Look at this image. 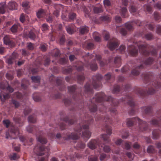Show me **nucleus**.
Segmentation results:
<instances>
[{"label": "nucleus", "instance_id": "1", "mask_svg": "<svg viewBox=\"0 0 161 161\" xmlns=\"http://www.w3.org/2000/svg\"><path fill=\"white\" fill-rule=\"evenodd\" d=\"M40 152L38 153V154L39 155H46V158H42L39 161H47V158L49 155L48 152L49 151V149L47 148H45L43 147H42L40 148Z\"/></svg>", "mask_w": 161, "mask_h": 161}, {"label": "nucleus", "instance_id": "2", "mask_svg": "<svg viewBox=\"0 0 161 161\" xmlns=\"http://www.w3.org/2000/svg\"><path fill=\"white\" fill-rule=\"evenodd\" d=\"M17 5L14 1L10 2L8 4V7L10 10L17 9Z\"/></svg>", "mask_w": 161, "mask_h": 161}, {"label": "nucleus", "instance_id": "3", "mask_svg": "<svg viewBox=\"0 0 161 161\" xmlns=\"http://www.w3.org/2000/svg\"><path fill=\"white\" fill-rule=\"evenodd\" d=\"M97 143L96 141L93 140L90 142L88 144V147L92 149H94L96 147V144Z\"/></svg>", "mask_w": 161, "mask_h": 161}, {"label": "nucleus", "instance_id": "4", "mask_svg": "<svg viewBox=\"0 0 161 161\" xmlns=\"http://www.w3.org/2000/svg\"><path fill=\"white\" fill-rule=\"evenodd\" d=\"M45 14L44 11L43 10H39L37 13V16L38 18H42Z\"/></svg>", "mask_w": 161, "mask_h": 161}, {"label": "nucleus", "instance_id": "5", "mask_svg": "<svg viewBox=\"0 0 161 161\" xmlns=\"http://www.w3.org/2000/svg\"><path fill=\"white\" fill-rule=\"evenodd\" d=\"M88 31V28L86 26L81 27L80 29V32L81 33L83 34L86 33Z\"/></svg>", "mask_w": 161, "mask_h": 161}, {"label": "nucleus", "instance_id": "6", "mask_svg": "<svg viewBox=\"0 0 161 161\" xmlns=\"http://www.w3.org/2000/svg\"><path fill=\"white\" fill-rule=\"evenodd\" d=\"M83 135L86 138H89L91 135V133L89 130H86L83 133Z\"/></svg>", "mask_w": 161, "mask_h": 161}, {"label": "nucleus", "instance_id": "7", "mask_svg": "<svg viewBox=\"0 0 161 161\" xmlns=\"http://www.w3.org/2000/svg\"><path fill=\"white\" fill-rule=\"evenodd\" d=\"M93 36L94 40L97 42H99L101 40L98 34L96 32L93 34Z\"/></svg>", "mask_w": 161, "mask_h": 161}, {"label": "nucleus", "instance_id": "8", "mask_svg": "<svg viewBox=\"0 0 161 161\" xmlns=\"http://www.w3.org/2000/svg\"><path fill=\"white\" fill-rule=\"evenodd\" d=\"M117 46V44L116 43H110L108 47L111 50L113 49L114 48L116 47Z\"/></svg>", "mask_w": 161, "mask_h": 161}, {"label": "nucleus", "instance_id": "9", "mask_svg": "<svg viewBox=\"0 0 161 161\" xmlns=\"http://www.w3.org/2000/svg\"><path fill=\"white\" fill-rule=\"evenodd\" d=\"M18 27V25H13L11 28V30L13 33H15L17 31V29Z\"/></svg>", "mask_w": 161, "mask_h": 161}, {"label": "nucleus", "instance_id": "10", "mask_svg": "<svg viewBox=\"0 0 161 161\" xmlns=\"http://www.w3.org/2000/svg\"><path fill=\"white\" fill-rule=\"evenodd\" d=\"M10 158L11 160H15L19 158V156L16 154L14 153L10 156Z\"/></svg>", "mask_w": 161, "mask_h": 161}, {"label": "nucleus", "instance_id": "11", "mask_svg": "<svg viewBox=\"0 0 161 161\" xmlns=\"http://www.w3.org/2000/svg\"><path fill=\"white\" fill-rule=\"evenodd\" d=\"M32 80L35 82H38L40 81V77L38 76H33L31 77Z\"/></svg>", "mask_w": 161, "mask_h": 161}, {"label": "nucleus", "instance_id": "12", "mask_svg": "<svg viewBox=\"0 0 161 161\" xmlns=\"http://www.w3.org/2000/svg\"><path fill=\"white\" fill-rule=\"evenodd\" d=\"M22 6L25 9H28L29 8V2H23L22 3Z\"/></svg>", "mask_w": 161, "mask_h": 161}, {"label": "nucleus", "instance_id": "13", "mask_svg": "<svg viewBox=\"0 0 161 161\" xmlns=\"http://www.w3.org/2000/svg\"><path fill=\"white\" fill-rule=\"evenodd\" d=\"M94 12L96 13H99L102 12V10L100 8H95L93 9Z\"/></svg>", "mask_w": 161, "mask_h": 161}, {"label": "nucleus", "instance_id": "14", "mask_svg": "<svg viewBox=\"0 0 161 161\" xmlns=\"http://www.w3.org/2000/svg\"><path fill=\"white\" fill-rule=\"evenodd\" d=\"M38 140L39 142L42 143H45L47 142L46 139L42 137L38 138Z\"/></svg>", "mask_w": 161, "mask_h": 161}, {"label": "nucleus", "instance_id": "15", "mask_svg": "<svg viewBox=\"0 0 161 161\" xmlns=\"http://www.w3.org/2000/svg\"><path fill=\"white\" fill-rule=\"evenodd\" d=\"M4 124L6 127H8L10 124V121L8 120H5L3 121Z\"/></svg>", "mask_w": 161, "mask_h": 161}, {"label": "nucleus", "instance_id": "16", "mask_svg": "<svg viewBox=\"0 0 161 161\" xmlns=\"http://www.w3.org/2000/svg\"><path fill=\"white\" fill-rule=\"evenodd\" d=\"M4 43L6 45L8 44L9 43V41L8 40V37L7 36L5 37L4 38Z\"/></svg>", "mask_w": 161, "mask_h": 161}, {"label": "nucleus", "instance_id": "17", "mask_svg": "<svg viewBox=\"0 0 161 161\" xmlns=\"http://www.w3.org/2000/svg\"><path fill=\"white\" fill-rule=\"evenodd\" d=\"M103 151L106 152H108L110 151V148L108 146H104L103 147Z\"/></svg>", "mask_w": 161, "mask_h": 161}, {"label": "nucleus", "instance_id": "18", "mask_svg": "<svg viewBox=\"0 0 161 161\" xmlns=\"http://www.w3.org/2000/svg\"><path fill=\"white\" fill-rule=\"evenodd\" d=\"M103 2L105 6H108L111 4L110 3L109 0H104Z\"/></svg>", "mask_w": 161, "mask_h": 161}, {"label": "nucleus", "instance_id": "19", "mask_svg": "<svg viewBox=\"0 0 161 161\" xmlns=\"http://www.w3.org/2000/svg\"><path fill=\"white\" fill-rule=\"evenodd\" d=\"M75 17V14L74 13L71 14L69 15V19L71 20H74Z\"/></svg>", "mask_w": 161, "mask_h": 161}, {"label": "nucleus", "instance_id": "20", "mask_svg": "<svg viewBox=\"0 0 161 161\" xmlns=\"http://www.w3.org/2000/svg\"><path fill=\"white\" fill-rule=\"evenodd\" d=\"M153 148L152 146H149L147 148V152L149 153H152L153 150Z\"/></svg>", "mask_w": 161, "mask_h": 161}, {"label": "nucleus", "instance_id": "21", "mask_svg": "<svg viewBox=\"0 0 161 161\" xmlns=\"http://www.w3.org/2000/svg\"><path fill=\"white\" fill-rule=\"evenodd\" d=\"M48 29V26L45 24H44L42 25V30L43 31H46Z\"/></svg>", "mask_w": 161, "mask_h": 161}, {"label": "nucleus", "instance_id": "22", "mask_svg": "<svg viewBox=\"0 0 161 161\" xmlns=\"http://www.w3.org/2000/svg\"><path fill=\"white\" fill-rule=\"evenodd\" d=\"M27 47L30 50H32L33 49L34 47L32 44L31 43L27 44Z\"/></svg>", "mask_w": 161, "mask_h": 161}, {"label": "nucleus", "instance_id": "23", "mask_svg": "<svg viewBox=\"0 0 161 161\" xmlns=\"http://www.w3.org/2000/svg\"><path fill=\"white\" fill-rule=\"evenodd\" d=\"M133 147L135 149H138L140 147V145L137 143H135L133 145Z\"/></svg>", "mask_w": 161, "mask_h": 161}, {"label": "nucleus", "instance_id": "24", "mask_svg": "<svg viewBox=\"0 0 161 161\" xmlns=\"http://www.w3.org/2000/svg\"><path fill=\"white\" fill-rule=\"evenodd\" d=\"M20 20L22 22H23L25 20V17L23 14H21L20 17Z\"/></svg>", "mask_w": 161, "mask_h": 161}, {"label": "nucleus", "instance_id": "25", "mask_svg": "<svg viewBox=\"0 0 161 161\" xmlns=\"http://www.w3.org/2000/svg\"><path fill=\"white\" fill-rule=\"evenodd\" d=\"M66 30L67 32L69 34H71L73 32V31L69 27L66 28Z\"/></svg>", "mask_w": 161, "mask_h": 161}, {"label": "nucleus", "instance_id": "26", "mask_svg": "<svg viewBox=\"0 0 161 161\" xmlns=\"http://www.w3.org/2000/svg\"><path fill=\"white\" fill-rule=\"evenodd\" d=\"M126 154L127 156L130 158H132L134 157V155L130 152H127Z\"/></svg>", "mask_w": 161, "mask_h": 161}, {"label": "nucleus", "instance_id": "27", "mask_svg": "<svg viewBox=\"0 0 161 161\" xmlns=\"http://www.w3.org/2000/svg\"><path fill=\"white\" fill-rule=\"evenodd\" d=\"M29 37L30 38L33 39L35 37L34 34L32 32H30L29 34Z\"/></svg>", "mask_w": 161, "mask_h": 161}, {"label": "nucleus", "instance_id": "28", "mask_svg": "<svg viewBox=\"0 0 161 161\" xmlns=\"http://www.w3.org/2000/svg\"><path fill=\"white\" fill-rule=\"evenodd\" d=\"M134 119H130L127 122V124L129 126H131L133 124V122Z\"/></svg>", "mask_w": 161, "mask_h": 161}, {"label": "nucleus", "instance_id": "29", "mask_svg": "<svg viewBox=\"0 0 161 161\" xmlns=\"http://www.w3.org/2000/svg\"><path fill=\"white\" fill-rule=\"evenodd\" d=\"M102 137L104 140H106L108 138V136L106 134H103L102 135Z\"/></svg>", "mask_w": 161, "mask_h": 161}, {"label": "nucleus", "instance_id": "30", "mask_svg": "<svg viewBox=\"0 0 161 161\" xmlns=\"http://www.w3.org/2000/svg\"><path fill=\"white\" fill-rule=\"evenodd\" d=\"M126 11H127V9L126 8H122L121 9L122 14L123 16H124L125 14L126 13Z\"/></svg>", "mask_w": 161, "mask_h": 161}, {"label": "nucleus", "instance_id": "31", "mask_svg": "<svg viewBox=\"0 0 161 161\" xmlns=\"http://www.w3.org/2000/svg\"><path fill=\"white\" fill-rule=\"evenodd\" d=\"M125 147L127 150H129L130 148V143H126L125 144Z\"/></svg>", "mask_w": 161, "mask_h": 161}, {"label": "nucleus", "instance_id": "32", "mask_svg": "<svg viewBox=\"0 0 161 161\" xmlns=\"http://www.w3.org/2000/svg\"><path fill=\"white\" fill-rule=\"evenodd\" d=\"M126 27L129 30L132 29V27L131 25L130 24H128L126 25Z\"/></svg>", "mask_w": 161, "mask_h": 161}, {"label": "nucleus", "instance_id": "33", "mask_svg": "<svg viewBox=\"0 0 161 161\" xmlns=\"http://www.w3.org/2000/svg\"><path fill=\"white\" fill-rule=\"evenodd\" d=\"M106 157V155H105V154H102L101 155V157H100V160L101 161H103V160L104 159V158H105Z\"/></svg>", "mask_w": 161, "mask_h": 161}, {"label": "nucleus", "instance_id": "34", "mask_svg": "<svg viewBox=\"0 0 161 161\" xmlns=\"http://www.w3.org/2000/svg\"><path fill=\"white\" fill-rule=\"evenodd\" d=\"M41 49L42 51H45L46 50V46L45 45H43L41 46Z\"/></svg>", "mask_w": 161, "mask_h": 161}, {"label": "nucleus", "instance_id": "35", "mask_svg": "<svg viewBox=\"0 0 161 161\" xmlns=\"http://www.w3.org/2000/svg\"><path fill=\"white\" fill-rule=\"evenodd\" d=\"M8 95H6V96H3V98H4V99H2V98H1V96H0V99H1V100L2 101H4V100H5L6 99H7L8 98Z\"/></svg>", "mask_w": 161, "mask_h": 161}, {"label": "nucleus", "instance_id": "36", "mask_svg": "<svg viewBox=\"0 0 161 161\" xmlns=\"http://www.w3.org/2000/svg\"><path fill=\"white\" fill-rule=\"evenodd\" d=\"M120 33L123 35H125L126 34V32L125 29H122L121 30Z\"/></svg>", "mask_w": 161, "mask_h": 161}, {"label": "nucleus", "instance_id": "37", "mask_svg": "<svg viewBox=\"0 0 161 161\" xmlns=\"http://www.w3.org/2000/svg\"><path fill=\"white\" fill-rule=\"evenodd\" d=\"M125 49V46H124L123 45H122L120 46L119 49L120 51H122L124 50Z\"/></svg>", "mask_w": 161, "mask_h": 161}, {"label": "nucleus", "instance_id": "38", "mask_svg": "<svg viewBox=\"0 0 161 161\" xmlns=\"http://www.w3.org/2000/svg\"><path fill=\"white\" fill-rule=\"evenodd\" d=\"M5 12L3 7H0V14H3Z\"/></svg>", "mask_w": 161, "mask_h": 161}, {"label": "nucleus", "instance_id": "39", "mask_svg": "<svg viewBox=\"0 0 161 161\" xmlns=\"http://www.w3.org/2000/svg\"><path fill=\"white\" fill-rule=\"evenodd\" d=\"M115 20L117 22H119L121 20L119 16H117L115 18Z\"/></svg>", "mask_w": 161, "mask_h": 161}, {"label": "nucleus", "instance_id": "40", "mask_svg": "<svg viewBox=\"0 0 161 161\" xmlns=\"http://www.w3.org/2000/svg\"><path fill=\"white\" fill-rule=\"evenodd\" d=\"M120 58L119 57H117L115 58L114 60V62L115 63H117V62H120Z\"/></svg>", "mask_w": 161, "mask_h": 161}, {"label": "nucleus", "instance_id": "41", "mask_svg": "<svg viewBox=\"0 0 161 161\" xmlns=\"http://www.w3.org/2000/svg\"><path fill=\"white\" fill-rule=\"evenodd\" d=\"M89 161H97L96 158H89Z\"/></svg>", "mask_w": 161, "mask_h": 161}, {"label": "nucleus", "instance_id": "42", "mask_svg": "<svg viewBox=\"0 0 161 161\" xmlns=\"http://www.w3.org/2000/svg\"><path fill=\"white\" fill-rule=\"evenodd\" d=\"M7 90L10 92H12L13 91V89L10 86H8L7 88Z\"/></svg>", "mask_w": 161, "mask_h": 161}, {"label": "nucleus", "instance_id": "43", "mask_svg": "<svg viewBox=\"0 0 161 161\" xmlns=\"http://www.w3.org/2000/svg\"><path fill=\"white\" fill-rule=\"evenodd\" d=\"M75 58V57L73 55H71L69 57V60L71 61H73L74 59Z\"/></svg>", "mask_w": 161, "mask_h": 161}, {"label": "nucleus", "instance_id": "44", "mask_svg": "<svg viewBox=\"0 0 161 161\" xmlns=\"http://www.w3.org/2000/svg\"><path fill=\"white\" fill-rule=\"evenodd\" d=\"M122 142V140L121 139H118L115 142V143L117 145L120 144Z\"/></svg>", "mask_w": 161, "mask_h": 161}, {"label": "nucleus", "instance_id": "45", "mask_svg": "<svg viewBox=\"0 0 161 161\" xmlns=\"http://www.w3.org/2000/svg\"><path fill=\"white\" fill-rule=\"evenodd\" d=\"M92 66H91V68L94 71L96 70V69L97 68V65L96 64H95L94 65V68H93Z\"/></svg>", "mask_w": 161, "mask_h": 161}, {"label": "nucleus", "instance_id": "46", "mask_svg": "<svg viewBox=\"0 0 161 161\" xmlns=\"http://www.w3.org/2000/svg\"><path fill=\"white\" fill-rule=\"evenodd\" d=\"M52 18L51 16H49L48 18L47 19V22H51L52 21Z\"/></svg>", "mask_w": 161, "mask_h": 161}, {"label": "nucleus", "instance_id": "47", "mask_svg": "<svg viewBox=\"0 0 161 161\" xmlns=\"http://www.w3.org/2000/svg\"><path fill=\"white\" fill-rule=\"evenodd\" d=\"M109 38V34L108 33H107L105 36H104V38L106 40H108Z\"/></svg>", "mask_w": 161, "mask_h": 161}, {"label": "nucleus", "instance_id": "48", "mask_svg": "<svg viewBox=\"0 0 161 161\" xmlns=\"http://www.w3.org/2000/svg\"><path fill=\"white\" fill-rule=\"evenodd\" d=\"M4 50V48L0 46V53H1V54L3 52Z\"/></svg>", "mask_w": 161, "mask_h": 161}, {"label": "nucleus", "instance_id": "49", "mask_svg": "<svg viewBox=\"0 0 161 161\" xmlns=\"http://www.w3.org/2000/svg\"><path fill=\"white\" fill-rule=\"evenodd\" d=\"M93 46V45L92 43H90L88 44V48H91Z\"/></svg>", "mask_w": 161, "mask_h": 161}, {"label": "nucleus", "instance_id": "50", "mask_svg": "<svg viewBox=\"0 0 161 161\" xmlns=\"http://www.w3.org/2000/svg\"><path fill=\"white\" fill-rule=\"evenodd\" d=\"M14 105L16 107H18L19 105V104L18 102H15L14 103Z\"/></svg>", "mask_w": 161, "mask_h": 161}, {"label": "nucleus", "instance_id": "51", "mask_svg": "<svg viewBox=\"0 0 161 161\" xmlns=\"http://www.w3.org/2000/svg\"><path fill=\"white\" fill-rule=\"evenodd\" d=\"M24 62V61H19L18 62V65H20L21 64H23Z\"/></svg>", "mask_w": 161, "mask_h": 161}, {"label": "nucleus", "instance_id": "52", "mask_svg": "<svg viewBox=\"0 0 161 161\" xmlns=\"http://www.w3.org/2000/svg\"><path fill=\"white\" fill-rule=\"evenodd\" d=\"M156 7L158 8H161V4L159 3H157L156 5Z\"/></svg>", "mask_w": 161, "mask_h": 161}, {"label": "nucleus", "instance_id": "53", "mask_svg": "<svg viewBox=\"0 0 161 161\" xmlns=\"http://www.w3.org/2000/svg\"><path fill=\"white\" fill-rule=\"evenodd\" d=\"M130 11L131 12H134L135 11V9L134 7H132L130 9Z\"/></svg>", "mask_w": 161, "mask_h": 161}, {"label": "nucleus", "instance_id": "54", "mask_svg": "<svg viewBox=\"0 0 161 161\" xmlns=\"http://www.w3.org/2000/svg\"><path fill=\"white\" fill-rule=\"evenodd\" d=\"M97 110V108L96 107H95L94 108L92 109V108H91L90 109V111L91 112H94Z\"/></svg>", "mask_w": 161, "mask_h": 161}, {"label": "nucleus", "instance_id": "55", "mask_svg": "<svg viewBox=\"0 0 161 161\" xmlns=\"http://www.w3.org/2000/svg\"><path fill=\"white\" fill-rule=\"evenodd\" d=\"M136 50H135L134 52L133 51H131L130 52L131 54L133 55H135L136 54Z\"/></svg>", "mask_w": 161, "mask_h": 161}, {"label": "nucleus", "instance_id": "56", "mask_svg": "<svg viewBox=\"0 0 161 161\" xmlns=\"http://www.w3.org/2000/svg\"><path fill=\"white\" fill-rule=\"evenodd\" d=\"M107 133L108 134V135H110V134L111 133H112V131H111V130L110 129L108 130L107 131Z\"/></svg>", "mask_w": 161, "mask_h": 161}, {"label": "nucleus", "instance_id": "57", "mask_svg": "<svg viewBox=\"0 0 161 161\" xmlns=\"http://www.w3.org/2000/svg\"><path fill=\"white\" fill-rule=\"evenodd\" d=\"M22 54L23 55H25L26 53V51L24 49H23L22 50Z\"/></svg>", "mask_w": 161, "mask_h": 161}, {"label": "nucleus", "instance_id": "58", "mask_svg": "<svg viewBox=\"0 0 161 161\" xmlns=\"http://www.w3.org/2000/svg\"><path fill=\"white\" fill-rule=\"evenodd\" d=\"M9 75L8 74H7L6 75V76L9 79H11L13 78V77L12 76H11L10 78L9 77Z\"/></svg>", "mask_w": 161, "mask_h": 161}, {"label": "nucleus", "instance_id": "59", "mask_svg": "<svg viewBox=\"0 0 161 161\" xmlns=\"http://www.w3.org/2000/svg\"><path fill=\"white\" fill-rule=\"evenodd\" d=\"M106 77H107V79H109V78H110V75L109 74H107V75H106Z\"/></svg>", "mask_w": 161, "mask_h": 161}, {"label": "nucleus", "instance_id": "60", "mask_svg": "<svg viewBox=\"0 0 161 161\" xmlns=\"http://www.w3.org/2000/svg\"><path fill=\"white\" fill-rule=\"evenodd\" d=\"M54 14L56 16L58 15V11H57L56 12H54Z\"/></svg>", "mask_w": 161, "mask_h": 161}, {"label": "nucleus", "instance_id": "61", "mask_svg": "<svg viewBox=\"0 0 161 161\" xmlns=\"http://www.w3.org/2000/svg\"><path fill=\"white\" fill-rule=\"evenodd\" d=\"M3 84H0V87L2 89H4L5 88L3 86Z\"/></svg>", "mask_w": 161, "mask_h": 161}, {"label": "nucleus", "instance_id": "62", "mask_svg": "<svg viewBox=\"0 0 161 161\" xmlns=\"http://www.w3.org/2000/svg\"><path fill=\"white\" fill-rule=\"evenodd\" d=\"M51 161H58V160L56 158H53L52 159Z\"/></svg>", "mask_w": 161, "mask_h": 161}, {"label": "nucleus", "instance_id": "63", "mask_svg": "<svg viewBox=\"0 0 161 161\" xmlns=\"http://www.w3.org/2000/svg\"><path fill=\"white\" fill-rule=\"evenodd\" d=\"M31 117H29V120L30 121L33 122V121L31 119Z\"/></svg>", "mask_w": 161, "mask_h": 161}, {"label": "nucleus", "instance_id": "64", "mask_svg": "<svg viewBox=\"0 0 161 161\" xmlns=\"http://www.w3.org/2000/svg\"><path fill=\"white\" fill-rule=\"evenodd\" d=\"M45 2L47 3H48L50 2V0H44Z\"/></svg>", "mask_w": 161, "mask_h": 161}]
</instances>
